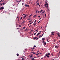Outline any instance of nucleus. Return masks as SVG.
Returning <instances> with one entry per match:
<instances>
[{
	"label": "nucleus",
	"mask_w": 60,
	"mask_h": 60,
	"mask_svg": "<svg viewBox=\"0 0 60 60\" xmlns=\"http://www.w3.org/2000/svg\"><path fill=\"white\" fill-rule=\"evenodd\" d=\"M4 9V8L3 7H1L0 8V10L1 11H3V9Z\"/></svg>",
	"instance_id": "obj_1"
},
{
	"label": "nucleus",
	"mask_w": 60,
	"mask_h": 60,
	"mask_svg": "<svg viewBox=\"0 0 60 60\" xmlns=\"http://www.w3.org/2000/svg\"><path fill=\"white\" fill-rule=\"evenodd\" d=\"M46 5H47V6H48V7H49V6L48 5V4H45V7H46Z\"/></svg>",
	"instance_id": "obj_2"
},
{
	"label": "nucleus",
	"mask_w": 60,
	"mask_h": 60,
	"mask_svg": "<svg viewBox=\"0 0 60 60\" xmlns=\"http://www.w3.org/2000/svg\"><path fill=\"white\" fill-rule=\"evenodd\" d=\"M48 7V6H46V8H47V9L48 10V11H49V9Z\"/></svg>",
	"instance_id": "obj_3"
},
{
	"label": "nucleus",
	"mask_w": 60,
	"mask_h": 60,
	"mask_svg": "<svg viewBox=\"0 0 60 60\" xmlns=\"http://www.w3.org/2000/svg\"><path fill=\"white\" fill-rule=\"evenodd\" d=\"M45 56H46L48 57H49V56L48 55V54H45Z\"/></svg>",
	"instance_id": "obj_4"
},
{
	"label": "nucleus",
	"mask_w": 60,
	"mask_h": 60,
	"mask_svg": "<svg viewBox=\"0 0 60 60\" xmlns=\"http://www.w3.org/2000/svg\"><path fill=\"white\" fill-rule=\"evenodd\" d=\"M57 34L58 35V36L60 37V34L59 33H58Z\"/></svg>",
	"instance_id": "obj_5"
},
{
	"label": "nucleus",
	"mask_w": 60,
	"mask_h": 60,
	"mask_svg": "<svg viewBox=\"0 0 60 60\" xmlns=\"http://www.w3.org/2000/svg\"><path fill=\"white\" fill-rule=\"evenodd\" d=\"M56 48L57 49H58L59 48V47H58L56 45L55 46Z\"/></svg>",
	"instance_id": "obj_6"
},
{
	"label": "nucleus",
	"mask_w": 60,
	"mask_h": 60,
	"mask_svg": "<svg viewBox=\"0 0 60 60\" xmlns=\"http://www.w3.org/2000/svg\"><path fill=\"white\" fill-rule=\"evenodd\" d=\"M35 57L34 58H32L31 59V60H34L35 59H34Z\"/></svg>",
	"instance_id": "obj_7"
},
{
	"label": "nucleus",
	"mask_w": 60,
	"mask_h": 60,
	"mask_svg": "<svg viewBox=\"0 0 60 60\" xmlns=\"http://www.w3.org/2000/svg\"><path fill=\"white\" fill-rule=\"evenodd\" d=\"M27 15H25L24 16L23 18L24 19L25 18V17H26V16Z\"/></svg>",
	"instance_id": "obj_8"
},
{
	"label": "nucleus",
	"mask_w": 60,
	"mask_h": 60,
	"mask_svg": "<svg viewBox=\"0 0 60 60\" xmlns=\"http://www.w3.org/2000/svg\"><path fill=\"white\" fill-rule=\"evenodd\" d=\"M31 52L32 53H33V54H35V52Z\"/></svg>",
	"instance_id": "obj_9"
},
{
	"label": "nucleus",
	"mask_w": 60,
	"mask_h": 60,
	"mask_svg": "<svg viewBox=\"0 0 60 60\" xmlns=\"http://www.w3.org/2000/svg\"><path fill=\"white\" fill-rule=\"evenodd\" d=\"M40 34V33H38V34H37V35L38 36Z\"/></svg>",
	"instance_id": "obj_10"
},
{
	"label": "nucleus",
	"mask_w": 60,
	"mask_h": 60,
	"mask_svg": "<svg viewBox=\"0 0 60 60\" xmlns=\"http://www.w3.org/2000/svg\"><path fill=\"white\" fill-rule=\"evenodd\" d=\"M48 55H50V53H48Z\"/></svg>",
	"instance_id": "obj_11"
},
{
	"label": "nucleus",
	"mask_w": 60,
	"mask_h": 60,
	"mask_svg": "<svg viewBox=\"0 0 60 60\" xmlns=\"http://www.w3.org/2000/svg\"><path fill=\"white\" fill-rule=\"evenodd\" d=\"M35 49V48L34 47H33V48H31V49H32V50H33V49Z\"/></svg>",
	"instance_id": "obj_12"
},
{
	"label": "nucleus",
	"mask_w": 60,
	"mask_h": 60,
	"mask_svg": "<svg viewBox=\"0 0 60 60\" xmlns=\"http://www.w3.org/2000/svg\"><path fill=\"white\" fill-rule=\"evenodd\" d=\"M25 59L24 58H23L22 59V60H25Z\"/></svg>",
	"instance_id": "obj_13"
},
{
	"label": "nucleus",
	"mask_w": 60,
	"mask_h": 60,
	"mask_svg": "<svg viewBox=\"0 0 60 60\" xmlns=\"http://www.w3.org/2000/svg\"><path fill=\"white\" fill-rule=\"evenodd\" d=\"M42 37V36H40L38 37V38H40L41 37Z\"/></svg>",
	"instance_id": "obj_14"
},
{
	"label": "nucleus",
	"mask_w": 60,
	"mask_h": 60,
	"mask_svg": "<svg viewBox=\"0 0 60 60\" xmlns=\"http://www.w3.org/2000/svg\"><path fill=\"white\" fill-rule=\"evenodd\" d=\"M45 38H42V40H45Z\"/></svg>",
	"instance_id": "obj_15"
},
{
	"label": "nucleus",
	"mask_w": 60,
	"mask_h": 60,
	"mask_svg": "<svg viewBox=\"0 0 60 60\" xmlns=\"http://www.w3.org/2000/svg\"><path fill=\"white\" fill-rule=\"evenodd\" d=\"M37 16L36 15H35L34 16H33V17H36Z\"/></svg>",
	"instance_id": "obj_16"
},
{
	"label": "nucleus",
	"mask_w": 60,
	"mask_h": 60,
	"mask_svg": "<svg viewBox=\"0 0 60 60\" xmlns=\"http://www.w3.org/2000/svg\"><path fill=\"white\" fill-rule=\"evenodd\" d=\"M37 38V37H35L34 38V39H35Z\"/></svg>",
	"instance_id": "obj_17"
},
{
	"label": "nucleus",
	"mask_w": 60,
	"mask_h": 60,
	"mask_svg": "<svg viewBox=\"0 0 60 60\" xmlns=\"http://www.w3.org/2000/svg\"><path fill=\"white\" fill-rule=\"evenodd\" d=\"M49 39H48L47 40V41H48V42H49V41L48 40Z\"/></svg>",
	"instance_id": "obj_18"
},
{
	"label": "nucleus",
	"mask_w": 60,
	"mask_h": 60,
	"mask_svg": "<svg viewBox=\"0 0 60 60\" xmlns=\"http://www.w3.org/2000/svg\"><path fill=\"white\" fill-rule=\"evenodd\" d=\"M32 56H33L32 55L31 56H30V58H31L32 57Z\"/></svg>",
	"instance_id": "obj_19"
},
{
	"label": "nucleus",
	"mask_w": 60,
	"mask_h": 60,
	"mask_svg": "<svg viewBox=\"0 0 60 60\" xmlns=\"http://www.w3.org/2000/svg\"><path fill=\"white\" fill-rule=\"evenodd\" d=\"M38 10H36V12L37 13L38 12Z\"/></svg>",
	"instance_id": "obj_20"
},
{
	"label": "nucleus",
	"mask_w": 60,
	"mask_h": 60,
	"mask_svg": "<svg viewBox=\"0 0 60 60\" xmlns=\"http://www.w3.org/2000/svg\"><path fill=\"white\" fill-rule=\"evenodd\" d=\"M46 45V42L45 43H44V45L45 46Z\"/></svg>",
	"instance_id": "obj_21"
},
{
	"label": "nucleus",
	"mask_w": 60,
	"mask_h": 60,
	"mask_svg": "<svg viewBox=\"0 0 60 60\" xmlns=\"http://www.w3.org/2000/svg\"><path fill=\"white\" fill-rule=\"evenodd\" d=\"M42 43H45V42L44 41H42Z\"/></svg>",
	"instance_id": "obj_22"
},
{
	"label": "nucleus",
	"mask_w": 60,
	"mask_h": 60,
	"mask_svg": "<svg viewBox=\"0 0 60 60\" xmlns=\"http://www.w3.org/2000/svg\"><path fill=\"white\" fill-rule=\"evenodd\" d=\"M38 30V29L37 30H36V31H37V32H38V31L37 30Z\"/></svg>",
	"instance_id": "obj_23"
},
{
	"label": "nucleus",
	"mask_w": 60,
	"mask_h": 60,
	"mask_svg": "<svg viewBox=\"0 0 60 60\" xmlns=\"http://www.w3.org/2000/svg\"><path fill=\"white\" fill-rule=\"evenodd\" d=\"M54 32H52L51 33L52 34H53V33H54Z\"/></svg>",
	"instance_id": "obj_24"
},
{
	"label": "nucleus",
	"mask_w": 60,
	"mask_h": 60,
	"mask_svg": "<svg viewBox=\"0 0 60 60\" xmlns=\"http://www.w3.org/2000/svg\"><path fill=\"white\" fill-rule=\"evenodd\" d=\"M19 27H21V25H19Z\"/></svg>",
	"instance_id": "obj_25"
},
{
	"label": "nucleus",
	"mask_w": 60,
	"mask_h": 60,
	"mask_svg": "<svg viewBox=\"0 0 60 60\" xmlns=\"http://www.w3.org/2000/svg\"><path fill=\"white\" fill-rule=\"evenodd\" d=\"M36 46V45H34V47H35Z\"/></svg>",
	"instance_id": "obj_26"
},
{
	"label": "nucleus",
	"mask_w": 60,
	"mask_h": 60,
	"mask_svg": "<svg viewBox=\"0 0 60 60\" xmlns=\"http://www.w3.org/2000/svg\"><path fill=\"white\" fill-rule=\"evenodd\" d=\"M36 24H35V23L34 24H33V25H34V26H35L36 25Z\"/></svg>",
	"instance_id": "obj_27"
},
{
	"label": "nucleus",
	"mask_w": 60,
	"mask_h": 60,
	"mask_svg": "<svg viewBox=\"0 0 60 60\" xmlns=\"http://www.w3.org/2000/svg\"><path fill=\"white\" fill-rule=\"evenodd\" d=\"M24 3H23L22 4V5H24Z\"/></svg>",
	"instance_id": "obj_28"
},
{
	"label": "nucleus",
	"mask_w": 60,
	"mask_h": 60,
	"mask_svg": "<svg viewBox=\"0 0 60 60\" xmlns=\"http://www.w3.org/2000/svg\"><path fill=\"white\" fill-rule=\"evenodd\" d=\"M43 10H41V11H40V12H41Z\"/></svg>",
	"instance_id": "obj_29"
},
{
	"label": "nucleus",
	"mask_w": 60,
	"mask_h": 60,
	"mask_svg": "<svg viewBox=\"0 0 60 60\" xmlns=\"http://www.w3.org/2000/svg\"><path fill=\"white\" fill-rule=\"evenodd\" d=\"M39 5V4H37V5Z\"/></svg>",
	"instance_id": "obj_30"
},
{
	"label": "nucleus",
	"mask_w": 60,
	"mask_h": 60,
	"mask_svg": "<svg viewBox=\"0 0 60 60\" xmlns=\"http://www.w3.org/2000/svg\"><path fill=\"white\" fill-rule=\"evenodd\" d=\"M17 55L18 56H19V55L18 54H17Z\"/></svg>",
	"instance_id": "obj_31"
},
{
	"label": "nucleus",
	"mask_w": 60,
	"mask_h": 60,
	"mask_svg": "<svg viewBox=\"0 0 60 60\" xmlns=\"http://www.w3.org/2000/svg\"><path fill=\"white\" fill-rule=\"evenodd\" d=\"M45 3H46V4H48V3L47 2H45Z\"/></svg>",
	"instance_id": "obj_32"
},
{
	"label": "nucleus",
	"mask_w": 60,
	"mask_h": 60,
	"mask_svg": "<svg viewBox=\"0 0 60 60\" xmlns=\"http://www.w3.org/2000/svg\"><path fill=\"white\" fill-rule=\"evenodd\" d=\"M51 35H54V34H51Z\"/></svg>",
	"instance_id": "obj_33"
},
{
	"label": "nucleus",
	"mask_w": 60,
	"mask_h": 60,
	"mask_svg": "<svg viewBox=\"0 0 60 60\" xmlns=\"http://www.w3.org/2000/svg\"><path fill=\"white\" fill-rule=\"evenodd\" d=\"M36 20H35V22H34L35 23H36Z\"/></svg>",
	"instance_id": "obj_34"
},
{
	"label": "nucleus",
	"mask_w": 60,
	"mask_h": 60,
	"mask_svg": "<svg viewBox=\"0 0 60 60\" xmlns=\"http://www.w3.org/2000/svg\"><path fill=\"white\" fill-rule=\"evenodd\" d=\"M22 17H21V19H20V20H21L22 19Z\"/></svg>",
	"instance_id": "obj_35"
},
{
	"label": "nucleus",
	"mask_w": 60,
	"mask_h": 60,
	"mask_svg": "<svg viewBox=\"0 0 60 60\" xmlns=\"http://www.w3.org/2000/svg\"><path fill=\"white\" fill-rule=\"evenodd\" d=\"M25 6H26V7H27V5H26V4H25Z\"/></svg>",
	"instance_id": "obj_36"
},
{
	"label": "nucleus",
	"mask_w": 60,
	"mask_h": 60,
	"mask_svg": "<svg viewBox=\"0 0 60 60\" xmlns=\"http://www.w3.org/2000/svg\"><path fill=\"white\" fill-rule=\"evenodd\" d=\"M32 15V14H31V15H30V16H29V17H30V16H31Z\"/></svg>",
	"instance_id": "obj_37"
},
{
	"label": "nucleus",
	"mask_w": 60,
	"mask_h": 60,
	"mask_svg": "<svg viewBox=\"0 0 60 60\" xmlns=\"http://www.w3.org/2000/svg\"><path fill=\"white\" fill-rule=\"evenodd\" d=\"M43 32V31H40V33H41V32Z\"/></svg>",
	"instance_id": "obj_38"
},
{
	"label": "nucleus",
	"mask_w": 60,
	"mask_h": 60,
	"mask_svg": "<svg viewBox=\"0 0 60 60\" xmlns=\"http://www.w3.org/2000/svg\"><path fill=\"white\" fill-rule=\"evenodd\" d=\"M44 11H43L42 12V13H44Z\"/></svg>",
	"instance_id": "obj_39"
},
{
	"label": "nucleus",
	"mask_w": 60,
	"mask_h": 60,
	"mask_svg": "<svg viewBox=\"0 0 60 60\" xmlns=\"http://www.w3.org/2000/svg\"><path fill=\"white\" fill-rule=\"evenodd\" d=\"M29 6V5H27V7H28Z\"/></svg>",
	"instance_id": "obj_40"
},
{
	"label": "nucleus",
	"mask_w": 60,
	"mask_h": 60,
	"mask_svg": "<svg viewBox=\"0 0 60 60\" xmlns=\"http://www.w3.org/2000/svg\"><path fill=\"white\" fill-rule=\"evenodd\" d=\"M38 38H37V39H36V40H38Z\"/></svg>",
	"instance_id": "obj_41"
},
{
	"label": "nucleus",
	"mask_w": 60,
	"mask_h": 60,
	"mask_svg": "<svg viewBox=\"0 0 60 60\" xmlns=\"http://www.w3.org/2000/svg\"><path fill=\"white\" fill-rule=\"evenodd\" d=\"M25 28H26V27H23V29H25Z\"/></svg>",
	"instance_id": "obj_42"
},
{
	"label": "nucleus",
	"mask_w": 60,
	"mask_h": 60,
	"mask_svg": "<svg viewBox=\"0 0 60 60\" xmlns=\"http://www.w3.org/2000/svg\"><path fill=\"white\" fill-rule=\"evenodd\" d=\"M5 4V3H4H4L3 4V5H4V4Z\"/></svg>",
	"instance_id": "obj_43"
},
{
	"label": "nucleus",
	"mask_w": 60,
	"mask_h": 60,
	"mask_svg": "<svg viewBox=\"0 0 60 60\" xmlns=\"http://www.w3.org/2000/svg\"><path fill=\"white\" fill-rule=\"evenodd\" d=\"M41 21H39V22H38V23L40 22H41Z\"/></svg>",
	"instance_id": "obj_44"
},
{
	"label": "nucleus",
	"mask_w": 60,
	"mask_h": 60,
	"mask_svg": "<svg viewBox=\"0 0 60 60\" xmlns=\"http://www.w3.org/2000/svg\"><path fill=\"white\" fill-rule=\"evenodd\" d=\"M18 21H19V18L18 19Z\"/></svg>",
	"instance_id": "obj_45"
},
{
	"label": "nucleus",
	"mask_w": 60,
	"mask_h": 60,
	"mask_svg": "<svg viewBox=\"0 0 60 60\" xmlns=\"http://www.w3.org/2000/svg\"><path fill=\"white\" fill-rule=\"evenodd\" d=\"M17 29H19V28H17Z\"/></svg>",
	"instance_id": "obj_46"
},
{
	"label": "nucleus",
	"mask_w": 60,
	"mask_h": 60,
	"mask_svg": "<svg viewBox=\"0 0 60 60\" xmlns=\"http://www.w3.org/2000/svg\"><path fill=\"white\" fill-rule=\"evenodd\" d=\"M36 34V33H35V34H34V35H35Z\"/></svg>",
	"instance_id": "obj_47"
},
{
	"label": "nucleus",
	"mask_w": 60,
	"mask_h": 60,
	"mask_svg": "<svg viewBox=\"0 0 60 60\" xmlns=\"http://www.w3.org/2000/svg\"><path fill=\"white\" fill-rule=\"evenodd\" d=\"M31 31H34V30H31Z\"/></svg>",
	"instance_id": "obj_48"
},
{
	"label": "nucleus",
	"mask_w": 60,
	"mask_h": 60,
	"mask_svg": "<svg viewBox=\"0 0 60 60\" xmlns=\"http://www.w3.org/2000/svg\"><path fill=\"white\" fill-rule=\"evenodd\" d=\"M46 14H45V17H46L45 16H46Z\"/></svg>",
	"instance_id": "obj_49"
},
{
	"label": "nucleus",
	"mask_w": 60,
	"mask_h": 60,
	"mask_svg": "<svg viewBox=\"0 0 60 60\" xmlns=\"http://www.w3.org/2000/svg\"><path fill=\"white\" fill-rule=\"evenodd\" d=\"M23 15H25V14H23Z\"/></svg>",
	"instance_id": "obj_50"
},
{
	"label": "nucleus",
	"mask_w": 60,
	"mask_h": 60,
	"mask_svg": "<svg viewBox=\"0 0 60 60\" xmlns=\"http://www.w3.org/2000/svg\"><path fill=\"white\" fill-rule=\"evenodd\" d=\"M41 59H43V58H41Z\"/></svg>",
	"instance_id": "obj_51"
},
{
	"label": "nucleus",
	"mask_w": 60,
	"mask_h": 60,
	"mask_svg": "<svg viewBox=\"0 0 60 60\" xmlns=\"http://www.w3.org/2000/svg\"><path fill=\"white\" fill-rule=\"evenodd\" d=\"M26 30H27L26 29V30H25V31Z\"/></svg>",
	"instance_id": "obj_52"
},
{
	"label": "nucleus",
	"mask_w": 60,
	"mask_h": 60,
	"mask_svg": "<svg viewBox=\"0 0 60 60\" xmlns=\"http://www.w3.org/2000/svg\"><path fill=\"white\" fill-rule=\"evenodd\" d=\"M38 18H40V17L39 16H38Z\"/></svg>",
	"instance_id": "obj_53"
},
{
	"label": "nucleus",
	"mask_w": 60,
	"mask_h": 60,
	"mask_svg": "<svg viewBox=\"0 0 60 60\" xmlns=\"http://www.w3.org/2000/svg\"><path fill=\"white\" fill-rule=\"evenodd\" d=\"M16 25H18V24L17 23H16Z\"/></svg>",
	"instance_id": "obj_54"
},
{
	"label": "nucleus",
	"mask_w": 60,
	"mask_h": 60,
	"mask_svg": "<svg viewBox=\"0 0 60 60\" xmlns=\"http://www.w3.org/2000/svg\"><path fill=\"white\" fill-rule=\"evenodd\" d=\"M39 53H38V54H37V55H39Z\"/></svg>",
	"instance_id": "obj_55"
},
{
	"label": "nucleus",
	"mask_w": 60,
	"mask_h": 60,
	"mask_svg": "<svg viewBox=\"0 0 60 60\" xmlns=\"http://www.w3.org/2000/svg\"><path fill=\"white\" fill-rule=\"evenodd\" d=\"M21 58H23V57H21Z\"/></svg>",
	"instance_id": "obj_56"
},
{
	"label": "nucleus",
	"mask_w": 60,
	"mask_h": 60,
	"mask_svg": "<svg viewBox=\"0 0 60 60\" xmlns=\"http://www.w3.org/2000/svg\"><path fill=\"white\" fill-rule=\"evenodd\" d=\"M3 4V3H2V4H1V6H2V4Z\"/></svg>",
	"instance_id": "obj_57"
},
{
	"label": "nucleus",
	"mask_w": 60,
	"mask_h": 60,
	"mask_svg": "<svg viewBox=\"0 0 60 60\" xmlns=\"http://www.w3.org/2000/svg\"><path fill=\"white\" fill-rule=\"evenodd\" d=\"M20 2V1H19V2Z\"/></svg>",
	"instance_id": "obj_58"
},
{
	"label": "nucleus",
	"mask_w": 60,
	"mask_h": 60,
	"mask_svg": "<svg viewBox=\"0 0 60 60\" xmlns=\"http://www.w3.org/2000/svg\"><path fill=\"white\" fill-rule=\"evenodd\" d=\"M23 57H25V56H22Z\"/></svg>",
	"instance_id": "obj_59"
},
{
	"label": "nucleus",
	"mask_w": 60,
	"mask_h": 60,
	"mask_svg": "<svg viewBox=\"0 0 60 60\" xmlns=\"http://www.w3.org/2000/svg\"><path fill=\"white\" fill-rule=\"evenodd\" d=\"M44 35V34H42V36H43Z\"/></svg>",
	"instance_id": "obj_60"
},
{
	"label": "nucleus",
	"mask_w": 60,
	"mask_h": 60,
	"mask_svg": "<svg viewBox=\"0 0 60 60\" xmlns=\"http://www.w3.org/2000/svg\"><path fill=\"white\" fill-rule=\"evenodd\" d=\"M31 22V21H29V22Z\"/></svg>",
	"instance_id": "obj_61"
},
{
	"label": "nucleus",
	"mask_w": 60,
	"mask_h": 60,
	"mask_svg": "<svg viewBox=\"0 0 60 60\" xmlns=\"http://www.w3.org/2000/svg\"><path fill=\"white\" fill-rule=\"evenodd\" d=\"M39 57V56H38V57Z\"/></svg>",
	"instance_id": "obj_62"
},
{
	"label": "nucleus",
	"mask_w": 60,
	"mask_h": 60,
	"mask_svg": "<svg viewBox=\"0 0 60 60\" xmlns=\"http://www.w3.org/2000/svg\"><path fill=\"white\" fill-rule=\"evenodd\" d=\"M32 24V23H30V24Z\"/></svg>",
	"instance_id": "obj_63"
},
{
	"label": "nucleus",
	"mask_w": 60,
	"mask_h": 60,
	"mask_svg": "<svg viewBox=\"0 0 60 60\" xmlns=\"http://www.w3.org/2000/svg\"><path fill=\"white\" fill-rule=\"evenodd\" d=\"M20 2H21V1H21V0H20Z\"/></svg>",
	"instance_id": "obj_64"
}]
</instances>
